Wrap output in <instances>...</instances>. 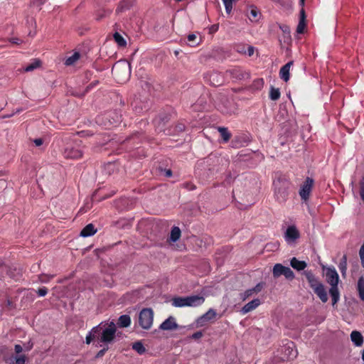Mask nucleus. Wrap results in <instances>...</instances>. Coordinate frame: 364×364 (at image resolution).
<instances>
[{"instance_id": "39448f33", "label": "nucleus", "mask_w": 364, "mask_h": 364, "mask_svg": "<svg viewBox=\"0 0 364 364\" xmlns=\"http://www.w3.org/2000/svg\"><path fill=\"white\" fill-rule=\"evenodd\" d=\"M314 185V180L310 177H307L301 185L299 194L304 202H307L309 200Z\"/></svg>"}, {"instance_id": "69168bd1", "label": "nucleus", "mask_w": 364, "mask_h": 364, "mask_svg": "<svg viewBox=\"0 0 364 364\" xmlns=\"http://www.w3.org/2000/svg\"><path fill=\"white\" fill-rule=\"evenodd\" d=\"M124 73H125V75L126 77H128L129 75V67H124Z\"/></svg>"}, {"instance_id": "09e8293b", "label": "nucleus", "mask_w": 364, "mask_h": 364, "mask_svg": "<svg viewBox=\"0 0 364 364\" xmlns=\"http://www.w3.org/2000/svg\"><path fill=\"white\" fill-rule=\"evenodd\" d=\"M182 186H183V187H184L185 188H186L189 191H193L196 188V186L190 182H186V183H183Z\"/></svg>"}, {"instance_id": "2eb2a0df", "label": "nucleus", "mask_w": 364, "mask_h": 364, "mask_svg": "<svg viewBox=\"0 0 364 364\" xmlns=\"http://www.w3.org/2000/svg\"><path fill=\"white\" fill-rule=\"evenodd\" d=\"M293 61H289L283 65L279 70V76L284 82H288L290 78L289 70L291 66L293 65Z\"/></svg>"}, {"instance_id": "338daca9", "label": "nucleus", "mask_w": 364, "mask_h": 364, "mask_svg": "<svg viewBox=\"0 0 364 364\" xmlns=\"http://www.w3.org/2000/svg\"><path fill=\"white\" fill-rule=\"evenodd\" d=\"M6 269V267L4 264H3L2 263L0 262V269L1 271H3V270H4Z\"/></svg>"}, {"instance_id": "a211bd4d", "label": "nucleus", "mask_w": 364, "mask_h": 364, "mask_svg": "<svg viewBox=\"0 0 364 364\" xmlns=\"http://www.w3.org/2000/svg\"><path fill=\"white\" fill-rule=\"evenodd\" d=\"M97 232V229L94 225L90 223L87 225L80 232V236L86 237L95 235Z\"/></svg>"}, {"instance_id": "20e7f679", "label": "nucleus", "mask_w": 364, "mask_h": 364, "mask_svg": "<svg viewBox=\"0 0 364 364\" xmlns=\"http://www.w3.org/2000/svg\"><path fill=\"white\" fill-rule=\"evenodd\" d=\"M154 321V311L151 309H143L139 315V324L144 329H149Z\"/></svg>"}, {"instance_id": "dca6fc26", "label": "nucleus", "mask_w": 364, "mask_h": 364, "mask_svg": "<svg viewBox=\"0 0 364 364\" xmlns=\"http://www.w3.org/2000/svg\"><path fill=\"white\" fill-rule=\"evenodd\" d=\"M210 83L215 87L221 85L223 83V76L217 72H213L209 75Z\"/></svg>"}, {"instance_id": "72a5a7b5", "label": "nucleus", "mask_w": 364, "mask_h": 364, "mask_svg": "<svg viewBox=\"0 0 364 364\" xmlns=\"http://www.w3.org/2000/svg\"><path fill=\"white\" fill-rule=\"evenodd\" d=\"M41 65V61L38 59H34V60L28 64L25 68L26 72H31L33 70L39 68Z\"/></svg>"}, {"instance_id": "e433bc0d", "label": "nucleus", "mask_w": 364, "mask_h": 364, "mask_svg": "<svg viewBox=\"0 0 364 364\" xmlns=\"http://www.w3.org/2000/svg\"><path fill=\"white\" fill-rule=\"evenodd\" d=\"M55 277V274H41L38 276L41 283H48Z\"/></svg>"}, {"instance_id": "393cba45", "label": "nucleus", "mask_w": 364, "mask_h": 364, "mask_svg": "<svg viewBox=\"0 0 364 364\" xmlns=\"http://www.w3.org/2000/svg\"><path fill=\"white\" fill-rule=\"evenodd\" d=\"M231 77L236 80H241L245 77V73L239 68H235L228 70Z\"/></svg>"}, {"instance_id": "f03ea898", "label": "nucleus", "mask_w": 364, "mask_h": 364, "mask_svg": "<svg viewBox=\"0 0 364 364\" xmlns=\"http://www.w3.org/2000/svg\"><path fill=\"white\" fill-rule=\"evenodd\" d=\"M273 185L274 195L276 200L279 203L286 202L289 194V181L283 178H278L274 181Z\"/></svg>"}, {"instance_id": "58836bf2", "label": "nucleus", "mask_w": 364, "mask_h": 364, "mask_svg": "<svg viewBox=\"0 0 364 364\" xmlns=\"http://www.w3.org/2000/svg\"><path fill=\"white\" fill-rule=\"evenodd\" d=\"M247 46L246 44L239 43L236 44L234 47L235 50L240 54H246L247 53Z\"/></svg>"}, {"instance_id": "864d4df0", "label": "nucleus", "mask_w": 364, "mask_h": 364, "mask_svg": "<svg viewBox=\"0 0 364 364\" xmlns=\"http://www.w3.org/2000/svg\"><path fill=\"white\" fill-rule=\"evenodd\" d=\"M203 334L202 331H197L192 334L191 338L197 340V339L200 338L203 336Z\"/></svg>"}, {"instance_id": "5fc2aeb1", "label": "nucleus", "mask_w": 364, "mask_h": 364, "mask_svg": "<svg viewBox=\"0 0 364 364\" xmlns=\"http://www.w3.org/2000/svg\"><path fill=\"white\" fill-rule=\"evenodd\" d=\"M255 48L252 46H247V53L249 56H252L254 54Z\"/></svg>"}, {"instance_id": "7c9ffc66", "label": "nucleus", "mask_w": 364, "mask_h": 364, "mask_svg": "<svg viewBox=\"0 0 364 364\" xmlns=\"http://www.w3.org/2000/svg\"><path fill=\"white\" fill-rule=\"evenodd\" d=\"M80 58V54L78 52H75L71 56L67 58L65 65L67 66L74 65Z\"/></svg>"}, {"instance_id": "f3484780", "label": "nucleus", "mask_w": 364, "mask_h": 364, "mask_svg": "<svg viewBox=\"0 0 364 364\" xmlns=\"http://www.w3.org/2000/svg\"><path fill=\"white\" fill-rule=\"evenodd\" d=\"M313 291L322 302L326 303L328 301L327 291H326L323 284L321 285L319 287L316 288Z\"/></svg>"}, {"instance_id": "bb28decb", "label": "nucleus", "mask_w": 364, "mask_h": 364, "mask_svg": "<svg viewBox=\"0 0 364 364\" xmlns=\"http://www.w3.org/2000/svg\"><path fill=\"white\" fill-rule=\"evenodd\" d=\"M329 294L332 297V304L335 305L338 301L340 297L338 286L331 287Z\"/></svg>"}, {"instance_id": "4d7b16f0", "label": "nucleus", "mask_w": 364, "mask_h": 364, "mask_svg": "<svg viewBox=\"0 0 364 364\" xmlns=\"http://www.w3.org/2000/svg\"><path fill=\"white\" fill-rule=\"evenodd\" d=\"M33 143L35 144V145L36 146H41L43 144V139L41 138L35 139L33 140Z\"/></svg>"}, {"instance_id": "c85d7f7f", "label": "nucleus", "mask_w": 364, "mask_h": 364, "mask_svg": "<svg viewBox=\"0 0 364 364\" xmlns=\"http://www.w3.org/2000/svg\"><path fill=\"white\" fill-rule=\"evenodd\" d=\"M218 130L224 142H228L231 138V134L229 132L228 128L223 127H218Z\"/></svg>"}, {"instance_id": "f8f14e48", "label": "nucleus", "mask_w": 364, "mask_h": 364, "mask_svg": "<svg viewBox=\"0 0 364 364\" xmlns=\"http://www.w3.org/2000/svg\"><path fill=\"white\" fill-rule=\"evenodd\" d=\"M216 315V311L213 309H210L205 314L197 319V325L198 326H203L205 322L214 319Z\"/></svg>"}, {"instance_id": "6ab92c4d", "label": "nucleus", "mask_w": 364, "mask_h": 364, "mask_svg": "<svg viewBox=\"0 0 364 364\" xmlns=\"http://www.w3.org/2000/svg\"><path fill=\"white\" fill-rule=\"evenodd\" d=\"M350 338L352 342L356 346H361L363 343V337L362 334L357 331H353L350 333Z\"/></svg>"}, {"instance_id": "a19ab883", "label": "nucleus", "mask_w": 364, "mask_h": 364, "mask_svg": "<svg viewBox=\"0 0 364 364\" xmlns=\"http://www.w3.org/2000/svg\"><path fill=\"white\" fill-rule=\"evenodd\" d=\"M283 275L285 277L286 279L289 280H292L294 278V274L289 267H286Z\"/></svg>"}, {"instance_id": "4c0bfd02", "label": "nucleus", "mask_w": 364, "mask_h": 364, "mask_svg": "<svg viewBox=\"0 0 364 364\" xmlns=\"http://www.w3.org/2000/svg\"><path fill=\"white\" fill-rule=\"evenodd\" d=\"M222 1L225 6L226 13L230 14L232 10L233 3L235 2L237 0H222Z\"/></svg>"}, {"instance_id": "473e14b6", "label": "nucleus", "mask_w": 364, "mask_h": 364, "mask_svg": "<svg viewBox=\"0 0 364 364\" xmlns=\"http://www.w3.org/2000/svg\"><path fill=\"white\" fill-rule=\"evenodd\" d=\"M113 38L114 41L117 43L119 47H125L127 45L126 40L123 38V36L119 33L118 32H115L113 35Z\"/></svg>"}, {"instance_id": "de8ad7c7", "label": "nucleus", "mask_w": 364, "mask_h": 364, "mask_svg": "<svg viewBox=\"0 0 364 364\" xmlns=\"http://www.w3.org/2000/svg\"><path fill=\"white\" fill-rule=\"evenodd\" d=\"M264 80L262 78L257 79L254 81V86H255L257 89H259L263 87Z\"/></svg>"}, {"instance_id": "b1692460", "label": "nucleus", "mask_w": 364, "mask_h": 364, "mask_svg": "<svg viewBox=\"0 0 364 364\" xmlns=\"http://www.w3.org/2000/svg\"><path fill=\"white\" fill-rule=\"evenodd\" d=\"M181 235V231L178 227L174 226L171 228L169 240L175 242L179 240Z\"/></svg>"}, {"instance_id": "79ce46f5", "label": "nucleus", "mask_w": 364, "mask_h": 364, "mask_svg": "<svg viewBox=\"0 0 364 364\" xmlns=\"http://www.w3.org/2000/svg\"><path fill=\"white\" fill-rule=\"evenodd\" d=\"M26 361V357L24 355H21L15 358V364H25Z\"/></svg>"}, {"instance_id": "3c124183", "label": "nucleus", "mask_w": 364, "mask_h": 364, "mask_svg": "<svg viewBox=\"0 0 364 364\" xmlns=\"http://www.w3.org/2000/svg\"><path fill=\"white\" fill-rule=\"evenodd\" d=\"M108 348H109L108 346H105L102 349H101V350L97 353V356H96V357H97V358H101V357H102V356L105 354V353H106V351L108 350Z\"/></svg>"}, {"instance_id": "8fccbe9b", "label": "nucleus", "mask_w": 364, "mask_h": 364, "mask_svg": "<svg viewBox=\"0 0 364 364\" xmlns=\"http://www.w3.org/2000/svg\"><path fill=\"white\" fill-rule=\"evenodd\" d=\"M359 255H360L362 266L364 267V243L363 244V245L361 246V247L360 249Z\"/></svg>"}, {"instance_id": "e2e57ef3", "label": "nucleus", "mask_w": 364, "mask_h": 364, "mask_svg": "<svg viewBox=\"0 0 364 364\" xmlns=\"http://www.w3.org/2000/svg\"><path fill=\"white\" fill-rule=\"evenodd\" d=\"M165 176L166 177H171L172 176V171L171 169H167L165 171Z\"/></svg>"}, {"instance_id": "c9c22d12", "label": "nucleus", "mask_w": 364, "mask_h": 364, "mask_svg": "<svg viewBox=\"0 0 364 364\" xmlns=\"http://www.w3.org/2000/svg\"><path fill=\"white\" fill-rule=\"evenodd\" d=\"M281 95L280 91L278 88H274L273 87H271L270 92H269V98L272 100L276 101L279 99Z\"/></svg>"}, {"instance_id": "9d476101", "label": "nucleus", "mask_w": 364, "mask_h": 364, "mask_svg": "<svg viewBox=\"0 0 364 364\" xmlns=\"http://www.w3.org/2000/svg\"><path fill=\"white\" fill-rule=\"evenodd\" d=\"M178 328V325L176 323V318L170 316L159 326V329L163 331H173Z\"/></svg>"}, {"instance_id": "4be33fe9", "label": "nucleus", "mask_w": 364, "mask_h": 364, "mask_svg": "<svg viewBox=\"0 0 364 364\" xmlns=\"http://www.w3.org/2000/svg\"><path fill=\"white\" fill-rule=\"evenodd\" d=\"M247 17L251 21H257L260 16V13L257 10V7L254 6H250V12L247 14Z\"/></svg>"}, {"instance_id": "0eeeda50", "label": "nucleus", "mask_w": 364, "mask_h": 364, "mask_svg": "<svg viewBox=\"0 0 364 364\" xmlns=\"http://www.w3.org/2000/svg\"><path fill=\"white\" fill-rule=\"evenodd\" d=\"M283 360H290L296 358L298 355L297 350L296 349L295 344L292 341H289L286 343L282 348Z\"/></svg>"}, {"instance_id": "1a4fd4ad", "label": "nucleus", "mask_w": 364, "mask_h": 364, "mask_svg": "<svg viewBox=\"0 0 364 364\" xmlns=\"http://www.w3.org/2000/svg\"><path fill=\"white\" fill-rule=\"evenodd\" d=\"M326 280L331 287L338 286L339 277L334 267H328L326 269Z\"/></svg>"}, {"instance_id": "412c9836", "label": "nucleus", "mask_w": 364, "mask_h": 364, "mask_svg": "<svg viewBox=\"0 0 364 364\" xmlns=\"http://www.w3.org/2000/svg\"><path fill=\"white\" fill-rule=\"evenodd\" d=\"M356 289L358 291L359 299L362 301H364V276H360L358 278L356 285Z\"/></svg>"}, {"instance_id": "0e129e2a", "label": "nucleus", "mask_w": 364, "mask_h": 364, "mask_svg": "<svg viewBox=\"0 0 364 364\" xmlns=\"http://www.w3.org/2000/svg\"><path fill=\"white\" fill-rule=\"evenodd\" d=\"M218 25H213L210 28V32H215V31H218Z\"/></svg>"}, {"instance_id": "ea45409f", "label": "nucleus", "mask_w": 364, "mask_h": 364, "mask_svg": "<svg viewBox=\"0 0 364 364\" xmlns=\"http://www.w3.org/2000/svg\"><path fill=\"white\" fill-rule=\"evenodd\" d=\"M254 294H255V293L252 291V289H247L245 292L241 293L240 294V298L242 301H245V300H247V299H249L250 296H252Z\"/></svg>"}, {"instance_id": "4468645a", "label": "nucleus", "mask_w": 364, "mask_h": 364, "mask_svg": "<svg viewBox=\"0 0 364 364\" xmlns=\"http://www.w3.org/2000/svg\"><path fill=\"white\" fill-rule=\"evenodd\" d=\"M261 304L259 299H255L246 304L241 309L242 314L245 315L257 308Z\"/></svg>"}, {"instance_id": "f704fd0d", "label": "nucleus", "mask_w": 364, "mask_h": 364, "mask_svg": "<svg viewBox=\"0 0 364 364\" xmlns=\"http://www.w3.org/2000/svg\"><path fill=\"white\" fill-rule=\"evenodd\" d=\"M132 349L140 355H142L146 352V348L141 341L134 343L132 344Z\"/></svg>"}, {"instance_id": "603ef678", "label": "nucleus", "mask_w": 364, "mask_h": 364, "mask_svg": "<svg viewBox=\"0 0 364 364\" xmlns=\"http://www.w3.org/2000/svg\"><path fill=\"white\" fill-rule=\"evenodd\" d=\"M112 73L116 78H118L119 74V68L118 66H114L112 69Z\"/></svg>"}, {"instance_id": "a18cd8bd", "label": "nucleus", "mask_w": 364, "mask_h": 364, "mask_svg": "<svg viewBox=\"0 0 364 364\" xmlns=\"http://www.w3.org/2000/svg\"><path fill=\"white\" fill-rule=\"evenodd\" d=\"M36 292L39 296H45L48 294V289L46 287H43L39 288Z\"/></svg>"}, {"instance_id": "c756f323", "label": "nucleus", "mask_w": 364, "mask_h": 364, "mask_svg": "<svg viewBox=\"0 0 364 364\" xmlns=\"http://www.w3.org/2000/svg\"><path fill=\"white\" fill-rule=\"evenodd\" d=\"M187 40H188V46H190L191 47H196V46L200 45V43H201L200 39H199V41H197L198 37L194 33L188 34L187 36Z\"/></svg>"}, {"instance_id": "cd10ccee", "label": "nucleus", "mask_w": 364, "mask_h": 364, "mask_svg": "<svg viewBox=\"0 0 364 364\" xmlns=\"http://www.w3.org/2000/svg\"><path fill=\"white\" fill-rule=\"evenodd\" d=\"M286 267L282 264L277 263L274 264L272 270L274 277L277 278L284 274Z\"/></svg>"}, {"instance_id": "2f4dec72", "label": "nucleus", "mask_w": 364, "mask_h": 364, "mask_svg": "<svg viewBox=\"0 0 364 364\" xmlns=\"http://www.w3.org/2000/svg\"><path fill=\"white\" fill-rule=\"evenodd\" d=\"M339 270L343 277L346 276L347 270V257L346 255H343L338 264Z\"/></svg>"}, {"instance_id": "052dcab7", "label": "nucleus", "mask_w": 364, "mask_h": 364, "mask_svg": "<svg viewBox=\"0 0 364 364\" xmlns=\"http://www.w3.org/2000/svg\"><path fill=\"white\" fill-rule=\"evenodd\" d=\"M176 129L180 131V132H182L185 129V126L184 124H179L176 126Z\"/></svg>"}, {"instance_id": "9b49d317", "label": "nucleus", "mask_w": 364, "mask_h": 364, "mask_svg": "<svg viewBox=\"0 0 364 364\" xmlns=\"http://www.w3.org/2000/svg\"><path fill=\"white\" fill-rule=\"evenodd\" d=\"M303 274L313 290L323 284L311 271H304Z\"/></svg>"}, {"instance_id": "37998d69", "label": "nucleus", "mask_w": 364, "mask_h": 364, "mask_svg": "<svg viewBox=\"0 0 364 364\" xmlns=\"http://www.w3.org/2000/svg\"><path fill=\"white\" fill-rule=\"evenodd\" d=\"M306 26V21H299L296 28V32L298 33H304Z\"/></svg>"}, {"instance_id": "5701e85b", "label": "nucleus", "mask_w": 364, "mask_h": 364, "mask_svg": "<svg viewBox=\"0 0 364 364\" xmlns=\"http://www.w3.org/2000/svg\"><path fill=\"white\" fill-rule=\"evenodd\" d=\"M131 324V318L129 315L124 314L119 316L117 325L121 328L128 327Z\"/></svg>"}, {"instance_id": "7ed1b4c3", "label": "nucleus", "mask_w": 364, "mask_h": 364, "mask_svg": "<svg viewBox=\"0 0 364 364\" xmlns=\"http://www.w3.org/2000/svg\"><path fill=\"white\" fill-rule=\"evenodd\" d=\"M204 301V296L200 295H192L184 297H175L173 299L172 304L176 307H196L202 305Z\"/></svg>"}, {"instance_id": "13d9d810", "label": "nucleus", "mask_w": 364, "mask_h": 364, "mask_svg": "<svg viewBox=\"0 0 364 364\" xmlns=\"http://www.w3.org/2000/svg\"><path fill=\"white\" fill-rule=\"evenodd\" d=\"M14 349H15V352L18 354L21 353L23 350V348L21 347V345H18V344L15 345Z\"/></svg>"}, {"instance_id": "f257e3e1", "label": "nucleus", "mask_w": 364, "mask_h": 364, "mask_svg": "<svg viewBox=\"0 0 364 364\" xmlns=\"http://www.w3.org/2000/svg\"><path fill=\"white\" fill-rule=\"evenodd\" d=\"M99 327V332H97V342L102 343L105 346H108L114 341L116 337L117 327L113 321H111L107 326L102 324L97 326Z\"/></svg>"}, {"instance_id": "49530a36", "label": "nucleus", "mask_w": 364, "mask_h": 364, "mask_svg": "<svg viewBox=\"0 0 364 364\" xmlns=\"http://www.w3.org/2000/svg\"><path fill=\"white\" fill-rule=\"evenodd\" d=\"M360 196L364 201V177L360 181Z\"/></svg>"}, {"instance_id": "c03bdc74", "label": "nucleus", "mask_w": 364, "mask_h": 364, "mask_svg": "<svg viewBox=\"0 0 364 364\" xmlns=\"http://www.w3.org/2000/svg\"><path fill=\"white\" fill-rule=\"evenodd\" d=\"M263 287H264V283L259 282L255 287L252 288V289L255 294L260 292L262 290Z\"/></svg>"}, {"instance_id": "a878e982", "label": "nucleus", "mask_w": 364, "mask_h": 364, "mask_svg": "<svg viewBox=\"0 0 364 364\" xmlns=\"http://www.w3.org/2000/svg\"><path fill=\"white\" fill-rule=\"evenodd\" d=\"M99 327H93L91 331L86 336V343L90 344L94 340L97 341V332H99Z\"/></svg>"}, {"instance_id": "774afa93", "label": "nucleus", "mask_w": 364, "mask_h": 364, "mask_svg": "<svg viewBox=\"0 0 364 364\" xmlns=\"http://www.w3.org/2000/svg\"><path fill=\"white\" fill-rule=\"evenodd\" d=\"M362 359L364 360V350L362 352Z\"/></svg>"}, {"instance_id": "aec40b11", "label": "nucleus", "mask_w": 364, "mask_h": 364, "mask_svg": "<svg viewBox=\"0 0 364 364\" xmlns=\"http://www.w3.org/2000/svg\"><path fill=\"white\" fill-rule=\"evenodd\" d=\"M290 264L294 269L297 271L304 270L306 267L307 264L304 261H300L296 257H293L290 261Z\"/></svg>"}, {"instance_id": "423d86ee", "label": "nucleus", "mask_w": 364, "mask_h": 364, "mask_svg": "<svg viewBox=\"0 0 364 364\" xmlns=\"http://www.w3.org/2000/svg\"><path fill=\"white\" fill-rule=\"evenodd\" d=\"M63 155L67 159H77L82 157V150L80 146V143L75 141L73 144H68L63 152Z\"/></svg>"}, {"instance_id": "ddd939ff", "label": "nucleus", "mask_w": 364, "mask_h": 364, "mask_svg": "<svg viewBox=\"0 0 364 364\" xmlns=\"http://www.w3.org/2000/svg\"><path fill=\"white\" fill-rule=\"evenodd\" d=\"M168 121V117L166 114H160L156 117L154 120L156 130L159 132L164 131L165 124Z\"/></svg>"}, {"instance_id": "bf43d9fd", "label": "nucleus", "mask_w": 364, "mask_h": 364, "mask_svg": "<svg viewBox=\"0 0 364 364\" xmlns=\"http://www.w3.org/2000/svg\"><path fill=\"white\" fill-rule=\"evenodd\" d=\"M10 42L14 44H20L21 41L17 38H12L10 39Z\"/></svg>"}, {"instance_id": "6e6d98bb", "label": "nucleus", "mask_w": 364, "mask_h": 364, "mask_svg": "<svg viewBox=\"0 0 364 364\" xmlns=\"http://www.w3.org/2000/svg\"><path fill=\"white\" fill-rule=\"evenodd\" d=\"M299 21H306V14L304 9L300 11V19Z\"/></svg>"}, {"instance_id": "680f3d73", "label": "nucleus", "mask_w": 364, "mask_h": 364, "mask_svg": "<svg viewBox=\"0 0 364 364\" xmlns=\"http://www.w3.org/2000/svg\"><path fill=\"white\" fill-rule=\"evenodd\" d=\"M46 0H36L35 3L38 6H42L46 3Z\"/></svg>"}, {"instance_id": "6e6552de", "label": "nucleus", "mask_w": 364, "mask_h": 364, "mask_svg": "<svg viewBox=\"0 0 364 364\" xmlns=\"http://www.w3.org/2000/svg\"><path fill=\"white\" fill-rule=\"evenodd\" d=\"M300 237V232L295 225L289 226L284 232V239L288 243L294 242Z\"/></svg>"}]
</instances>
